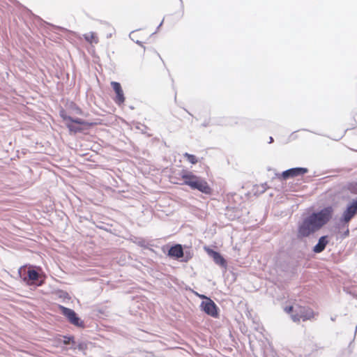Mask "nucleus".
<instances>
[{
	"label": "nucleus",
	"instance_id": "1",
	"mask_svg": "<svg viewBox=\"0 0 357 357\" xmlns=\"http://www.w3.org/2000/svg\"><path fill=\"white\" fill-rule=\"evenodd\" d=\"M333 213L334 208L329 205L307 215L298 225L297 238L309 237L320 230L332 219Z\"/></svg>",
	"mask_w": 357,
	"mask_h": 357
},
{
	"label": "nucleus",
	"instance_id": "2",
	"mask_svg": "<svg viewBox=\"0 0 357 357\" xmlns=\"http://www.w3.org/2000/svg\"><path fill=\"white\" fill-rule=\"evenodd\" d=\"M179 175L183 179L182 185H187L192 190H196L206 195H212L213 189L205 178L187 169H182Z\"/></svg>",
	"mask_w": 357,
	"mask_h": 357
},
{
	"label": "nucleus",
	"instance_id": "3",
	"mask_svg": "<svg viewBox=\"0 0 357 357\" xmlns=\"http://www.w3.org/2000/svg\"><path fill=\"white\" fill-rule=\"evenodd\" d=\"M18 275L26 285L35 287L42 286L46 278L40 267L29 264L22 266Z\"/></svg>",
	"mask_w": 357,
	"mask_h": 357
},
{
	"label": "nucleus",
	"instance_id": "4",
	"mask_svg": "<svg viewBox=\"0 0 357 357\" xmlns=\"http://www.w3.org/2000/svg\"><path fill=\"white\" fill-rule=\"evenodd\" d=\"M162 252L170 259L180 262H188L194 256V252L190 246L180 243H174L171 245H166L162 248Z\"/></svg>",
	"mask_w": 357,
	"mask_h": 357
},
{
	"label": "nucleus",
	"instance_id": "5",
	"mask_svg": "<svg viewBox=\"0 0 357 357\" xmlns=\"http://www.w3.org/2000/svg\"><path fill=\"white\" fill-rule=\"evenodd\" d=\"M284 310L289 314L291 319L296 323L300 322L301 320L303 321L310 320L314 316V312L310 307L298 304L287 305L284 307Z\"/></svg>",
	"mask_w": 357,
	"mask_h": 357
},
{
	"label": "nucleus",
	"instance_id": "6",
	"mask_svg": "<svg viewBox=\"0 0 357 357\" xmlns=\"http://www.w3.org/2000/svg\"><path fill=\"white\" fill-rule=\"evenodd\" d=\"M58 309L70 324L79 328H84L86 327L84 321L74 310L60 304L58 305Z\"/></svg>",
	"mask_w": 357,
	"mask_h": 357
},
{
	"label": "nucleus",
	"instance_id": "7",
	"mask_svg": "<svg viewBox=\"0 0 357 357\" xmlns=\"http://www.w3.org/2000/svg\"><path fill=\"white\" fill-rule=\"evenodd\" d=\"M73 120L71 122H66V126L69 132L73 134L84 133L95 125L94 123L77 117H74Z\"/></svg>",
	"mask_w": 357,
	"mask_h": 357
},
{
	"label": "nucleus",
	"instance_id": "8",
	"mask_svg": "<svg viewBox=\"0 0 357 357\" xmlns=\"http://www.w3.org/2000/svg\"><path fill=\"white\" fill-rule=\"evenodd\" d=\"M357 214V208L354 206L353 204L349 202L347 206L345 209L344 210L339 221L337 222V228L339 229H344L345 227H349V225L350 221L355 217Z\"/></svg>",
	"mask_w": 357,
	"mask_h": 357
},
{
	"label": "nucleus",
	"instance_id": "9",
	"mask_svg": "<svg viewBox=\"0 0 357 357\" xmlns=\"http://www.w3.org/2000/svg\"><path fill=\"white\" fill-rule=\"evenodd\" d=\"M308 172L309 169L307 167H296L286 169L281 173H275V177L280 181H283L289 178L303 176Z\"/></svg>",
	"mask_w": 357,
	"mask_h": 357
},
{
	"label": "nucleus",
	"instance_id": "10",
	"mask_svg": "<svg viewBox=\"0 0 357 357\" xmlns=\"http://www.w3.org/2000/svg\"><path fill=\"white\" fill-rule=\"evenodd\" d=\"M199 307L200 310L207 315L213 318L219 317L220 309L211 298H207V301H202Z\"/></svg>",
	"mask_w": 357,
	"mask_h": 357
},
{
	"label": "nucleus",
	"instance_id": "11",
	"mask_svg": "<svg viewBox=\"0 0 357 357\" xmlns=\"http://www.w3.org/2000/svg\"><path fill=\"white\" fill-rule=\"evenodd\" d=\"M204 250L209 257H211L213 261L219 265L220 267L226 268L227 266V260L223 255L218 251H216L209 247H204Z\"/></svg>",
	"mask_w": 357,
	"mask_h": 357
},
{
	"label": "nucleus",
	"instance_id": "12",
	"mask_svg": "<svg viewBox=\"0 0 357 357\" xmlns=\"http://www.w3.org/2000/svg\"><path fill=\"white\" fill-rule=\"evenodd\" d=\"M111 86L115 93L113 100L117 105L121 106L124 103L126 100L121 84L118 82L112 81L111 82Z\"/></svg>",
	"mask_w": 357,
	"mask_h": 357
},
{
	"label": "nucleus",
	"instance_id": "13",
	"mask_svg": "<svg viewBox=\"0 0 357 357\" xmlns=\"http://www.w3.org/2000/svg\"><path fill=\"white\" fill-rule=\"evenodd\" d=\"M329 243V236L328 235H324L319 237L317 243L313 246L312 252L315 254H319L322 252Z\"/></svg>",
	"mask_w": 357,
	"mask_h": 357
},
{
	"label": "nucleus",
	"instance_id": "14",
	"mask_svg": "<svg viewBox=\"0 0 357 357\" xmlns=\"http://www.w3.org/2000/svg\"><path fill=\"white\" fill-rule=\"evenodd\" d=\"M130 241L144 249H148L149 250L153 251V250L149 247L151 245L149 243V242L142 237L131 236L130 237Z\"/></svg>",
	"mask_w": 357,
	"mask_h": 357
},
{
	"label": "nucleus",
	"instance_id": "15",
	"mask_svg": "<svg viewBox=\"0 0 357 357\" xmlns=\"http://www.w3.org/2000/svg\"><path fill=\"white\" fill-rule=\"evenodd\" d=\"M17 4L20 5L21 6H22L24 9V10L26 11V14L30 17H31L33 20H36L38 22L40 23V24L42 26V25H51L50 23L44 21L40 17H39L38 15H35L29 8L21 5L18 1L17 3Z\"/></svg>",
	"mask_w": 357,
	"mask_h": 357
},
{
	"label": "nucleus",
	"instance_id": "16",
	"mask_svg": "<svg viewBox=\"0 0 357 357\" xmlns=\"http://www.w3.org/2000/svg\"><path fill=\"white\" fill-rule=\"evenodd\" d=\"M96 226L97 228L104 230V231H106L110 234H115L116 230L112 229V225H109V224L105 223V222H100L98 225H96Z\"/></svg>",
	"mask_w": 357,
	"mask_h": 357
},
{
	"label": "nucleus",
	"instance_id": "17",
	"mask_svg": "<svg viewBox=\"0 0 357 357\" xmlns=\"http://www.w3.org/2000/svg\"><path fill=\"white\" fill-rule=\"evenodd\" d=\"M84 40L88 43H98V39L97 36L93 32L84 34Z\"/></svg>",
	"mask_w": 357,
	"mask_h": 357
},
{
	"label": "nucleus",
	"instance_id": "18",
	"mask_svg": "<svg viewBox=\"0 0 357 357\" xmlns=\"http://www.w3.org/2000/svg\"><path fill=\"white\" fill-rule=\"evenodd\" d=\"M183 157L192 165H195L199 161L197 156L191 153H185Z\"/></svg>",
	"mask_w": 357,
	"mask_h": 357
},
{
	"label": "nucleus",
	"instance_id": "19",
	"mask_svg": "<svg viewBox=\"0 0 357 357\" xmlns=\"http://www.w3.org/2000/svg\"><path fill=\"white\" fill-rule=\"evenodd\" d=\"M59 116L63 119V121L71 122L72 121H74L73 120L74 117L69 116L64 109H60Z\"/></svg>",
	"mask_w": 357,
	"mask_h": 357
},
{
	"label": "nucleus",
	"instance_id": "20",
	"mask_svg": "<svg viewBox=\"0 0 357 357\" xmlns=\"http://www.w3.org/2000/svg\"><path fill=\"white\" fill-rule=\"evenodd\" d=\"M88 349V344L85 341H78L76 345V349L79 351L84 352Z\"/></svg>",
	"mask_w": 357,
	"mask_h": 357
},
{
	"label": "nucleus",
	"instance_id": "21",
	"mask_svg": "<svg viewBox=\"0 0 357 357\" xmlns=\"http://www.w3.org/2000/svg\"><path fill=\"white\" fill-rule=\"evenodd\" d=\"M75 336L73 335H63L62 343L64 345H69L70 343H73Z\"/></svg>",
	"mask_w": 357,
	"mask_h": 357
},
{
	"label": "nucleus",
	"instance_id": "22",
	"mask_svg": "<svg viewBox=\"0 0 357 357\" xmlns=\"http://www.w3.org/2000/svg\"><path fill=\"white\" fill-rule=\"evenodd\" d=\"M70 108L76 114L82 115L83 112L82 109L74 102H71L70 104Z\"/></svg>",
	"mask_w": 357,
	"mask_h": 357
},
{
	"label": "nucleus",
	"instance_id": "23",
	"mask_svg": "<svg viewBox=\"0 0 357 357\" xmlns=\"http://www.w3.org/2000/svg\"><path fill=\"white\" fill-rule=\"evenodd\" d=\"M56 295L58 296L59 298H62L64 301L65 300H70L71 298V297L70 296L69 294L67 291H63V290H59L56 292Z\"/></svg>",
	"mask_w": 357,
	"mask_h": 357
},
{
	"label": "nucleus",
	"instance_id": "24",
	"mask_svg": "<svg viewBox=\"0 0 357 357\" xmlns=\"http://www.w3.org/2000/svg\"><path fill=\"white\" fill-rule=\"evenodd\" d=\"M139 29H136V30H133L132 31L130 34H129V37L130 38L133 40L136 44H137L138 45H139L140 47H143L144 50H146V47L145 46L143 45V42L139 40H135L132 37V35L135 32V31H139Z\"/></svg>",
	"mask_w": 357,
	"mask_h": 357
},
{
	"label": "nucleus",
	"instance_id": "25",
	"mask_svg": "<svg viewBox=\"0 0 357 357\" xmlns=\"http://www.w3.org/2000/svg\"><path fill=\"white\" fill-rule=\"evenodd\" d=\"M61 340H63V335L58 334L55 337L54 342L57 344V345H60V344H63Z\"/></svg>",
	"mask_w": 357,
	"mask_h": 357
},
{
	"label": "nucleus",
	"instance_id": "26",
	"mask_svg": "<svg viewBox=\"0 0 357 357\" xmlns=\"http://www.w3.org/2000/svg\"><path fill=\"white\" fill-rule=\"evenodd\" d=\"M211 125V119H206L204 122L201 124V127L206 128Z\"/></svg>",
	"mask_w": 357,
	"mask_h": 357
},
{
	"label": "nucleus",
	"instance_id": "27",
	"mask_svg": "<svg viewBox=\"0 0 357 357\" xmlns=\"http://www.w3.org/2000/svg\"><path fill=\"white\" fill-rule=\"evenodd\" d=\"M196 295L200 298L201 299H202L203 301H207V298H210V297L204 295V294H197L196 293Z\"/></svg>",
	"mask_w": 357,
	"mask_h": 357
},
{
	"label": "nucleus",
	"instance_id": "28",
	"mask_svg": "<svg viewBox=\"0 0 357 357\" xmlns=\"http://www.w3.org/2000/svg\"><path fill=\"white\" fill-rule=\"evenodd\" d=\"M77 342H76L75 338L74 337V342L73 343H70L69 345H70V349L72 350H76V345Z\"/></svg>",
	"mask_w": 357,
	"mask_h": 357
},
{
	"label": "nucleus",
	"instance_id": "29",
	"mask_svg": "<svg viewBox=\"0 0 357 357\" xmlns=\"http://www.w3.org/2000/svg\"><path fill=\"white\" fill-rule=\"evenodd\" d=\"M350 202L357 208V197L353 199Z\"/></svg>",
	"mask_w": 357,
	"mask_h": 357
},
{
	"label": "nucleus",
	"instance_id": "30",
	"mask_svg": "<svg viewBox=\"0 0 357 357\" xmlns=\"http://www.w3.org/2000/svg\"><path fill=\"white\" fill-rule=\"evenodd\" d=\"M347 228V230L343 233L342 234V238H345L347 237V236H349V227H346Z\"/></svg>",
	"mask_w": 357,
	"mask_h": 357
},
{
	"label": "nucleus",
	"instance_id": "31",
	"mask_svg": "<svg viewBox=\"0 0 357 357\" xmlns=\"http://www.w3.org/2000/svg\"><path fill=\"white\" fill-rule=\"evenodd\" d=\"M354 185H357V183H351L350 184V187H349V189L353 191L354 190Z\"/></svg>",
	"mask_w": 357,
	"mask_h": 357
},
{
	"label": "nucleus",
	"instance_id": "32",
	"mask_svg": "<svg viewBox=\"0 0 357 357\" xmlns=\"http://www.w3.org/2000/svg\"><path fill=\"white\" fill-rule=\"evenodd\" d=\"M274 142V139L273 138V137H269V141H268V144H272L273 142Z\"/></svg>",
	"mask_w": 357,
	"mask_h": 357
},
{
	"label": "nucleus",
	"instance_id": "33",
	"mask_svg": "<svg viewBox=\"0 0 357 357\" xmlns=\"http://www.w3.org/2000/svg\"><path fill=\"white\" fill-rule=\"evenodd\" d=\"M183 109L192 117H193V115L185 108H183Z\"/></svg>",
	"mask_w": 357,
	"mask_h": 357
},
{
	"label": "nucleus",
	"instance_id": "34",
	"mask_svg": "<svg viewBox=\"0 0 357 357\" xmlns=\"http://www.w3.org/2000/svg\"><path fill=\"white\" fill-rule=\"evenodd\" d=\"M162 23H163V20L160 23V24L157 27V30H158L160 29V27L162 25Z\"/></svg>",
	"mask_w": 357,
	"mask_h": 357
},
{
	"label": "nucleus",
	"instance_id": "35",
	"mask_svg": "<svg viewBox=\"0 0 357 357\" xmlns=\"http://www.w3.org/2000/svg\"><path fill=\"white\" fill-rule=\"evenodd\" d=\"M102 24H108V22H102V21H100Z\"/></svg>",
	"mask_w": 357,
	"mask_h": 357
},
{
	"label": "nucleus",
	"instance_id": "36",
	"mask_svg": "<svg viewBox=\"0 0 357 357\" xmlns=\"http://www.w3.org/2000/svg\"><path fill=\"white\" fill-rule=\"evenodd\" d=\"M331 319L332 321H335V317H332L331 318Z\"/></svg>",
	"mask_w": 357,
	"mask_h": 357
},
{
	"label": "nucleus",
	"instance_id": "37",
	"mask_svg": "<svg viewBox=\"0 0 357 357\" xmlns=\"http://www.w3.org/2000/svg\"><path fill=\"white\" fill-rule=\"evenodd\" d=\"M356 332H357V326L356 327V330H355V332H354L355 335L356 334Z\"/></svg>",
	"mask_w": 357,
	"mask_h": 357
},
{
	"label": "nucleus",
	"instance_id": "38",
	"mask_svg": "<svg viewBox=\"0 0 357 357\" xmlns=\"http://www.w3.org/2000/svg\"><path fill=\"white\" fill-rule=\"evenodd\" d=\"M294 132H292V133L291 134V135H290V137H293V135H294Z\"/></svg>",
	"mask_w": 357,
	"mask_h": 357
},
{
	"label": "nucleus",
	"instance_id": "39",
	"mask_svg": "<svg viewBox=\"0 0 357 357\" xmlns=\"http://www.w3.org/2000/svg\"><path fill=\"white\" fill-rule=\"evenodd\" d=\"M112 36V34H109V36H107V38H109Z\"/></svg>",
	"mask_w": 357,
	"mask_h": 357
}]
</instances>
